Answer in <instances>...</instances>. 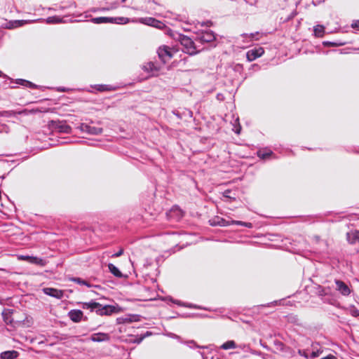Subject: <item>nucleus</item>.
<instances>
[{
	"label": "nucleus",
	"instance_id": "obj_1",
	"mask_svg": "<svg viewBox=\"0 0 359 359\" xmlns=\"http://www.w3.org/2000/svg\"><path fill=\"white\" fill-rule=\"evenodd\" d=\"M82 309H89L90 311H95L97 314L111 315L116 311V308L111 305H102L100 303L91 301L90 302L82 303Z\"/></svg>",
	"mask_w": 359,
	"mask_h": 359
},
{
	"label": "nucleus",
	"instance_id": "obj_2",
	"mask_svg": "<svg viewBox=\"0 0 359 359\" xmlns=\"http://www.w3.org/2000/svg\"><path fill=\"white\" fill-rule=\"evenodd\" d=\"M173 37L181 43L184 47L183 51L187 54L194 55L201 51L200 49H198V46L195 44V42L191 38L178 33L173 35Z\"/></svg>",
	"mask_w": 359,
	"mask_h": 359
},
{
	"label": "nucleus",
	"instance_id": "obj_3",
	"mask_svg": "<svg viewBox=\"0 0 359 359\" xmlns=\"http://www.w3.org/2000/svg\"><path fill=\"white\" fill-rule=\"evenodd\" d=\"M209 223L211 226H227L231 224H237L240 226H243L245 227H251V223H247L242 221H236V220H226L224 218L220 217H215L214 218L209 220Z\"/></svg>",
	"mask_w": 359,
	"mask_h": 359
},
{
	"label": "nucleus",
	"instance_id": "obj_4",
	"mask_svg": "<svg viewBox=\"0 0 359 359\" xmlns=\"http://www.w3.org/2000/svg\"><path fill=\"white\" fill-rule=\"evenodd\" d=\"M49 126L53 130L60 133L68 134L72 130L71 127L64 121H51Z\"/></svg>",
	"mask_w": 359,
	"mask_h": 359
},
{
	"label": "nucleus",
	"instance_id": "obj_5",
	"mask_svg": "<svg viewBox=\"0 0 359 359\" xmlns=\"http://www.w3.org/2000/svg\"><path fill=\"white\" fill-rule=\"evenodd\" d=\"M215 40V35L212 31H201L196 34L195 41L204 44L206 43H211Z\"/></svg>",
	"mask_w": 359,
	"mask_h": 359
},
{
	"label": "nucleus",
	"instance_id": "obj_6",
	"mask_svg": "<svg viewBox=\"0 0 359 359\" xmlns=\"http://www.w3.org/2000/svg\"><path fill=\"white\" fill-rule=\"evenodd\" d=\"M159 58L163 63L167 62L173 57L172 49L167 46H160L157 50Z\"/></svg>",
	"mask_w": 359,
	"mask_h": 359
},
{
	"label": "nucleus",
	"instance_id": "obj_7",
	"mask_svg": "<svg viewBox=\"0 0 359 359\" xmlns=\"http://www.w3.org/2000/svg\"><path fill=\"white\" fill-rule=\"evenodd\" d=\"M184 215L183 211L178 206H173L167 213L166 216L169 220L179 221Z\"/></svg>",
	"mask_w": 359,
	"mask_h": 359
},
{
	"label": "nucleus",
	"instance_id": "obj_8",
	"mask_svg": "<svg viewBox=\"0 0 359 359\" xmlns=\"http://www.w3.org/2000/svg\"><path fill=\"white\" fill-rule=\"evenodd\" d=\"M79 130L83 133H88L90 135H99L102 133V128H97L93 126H90L88 123H81L79 127Z\"/></svg>",
	"mask_w": 359,
	"mask_h": 359
},
{
	"label": "nucleus",
	"instance_id": "obj_9",
	"mask_svg": "<svg viewBox=\"0 0 359 359\" xmlns=\"http://www.w3.org/2000/svg\"><path fill=\"white\" fill-rule=\"evenodd\" d=\"M264 53V50L262 47L254 48L248 50L246 53L247 60L252 62L257 58L261 57Z\"/></svg>",
	"mask_w": 359,
	"mask_h": 359
},
{
	"label": "nucleus",
	"instance_id": "obj_10",
	"mask_svg": "<svg viewBox=\"0 0 359 359\" xmlns=\"http://www.w3.org/2000/svg\"><path fill=\"white\" fill-rule=\"evenodd\" d=\"M260 35L259 32H256L255 33L250 34H242L238 40H241L243 43L248 44L249 43L252 42L253 41L259 40V36ZM248 45H246V47Z\"/></svg>",
	"mask_w": 359,
	"mask_h": 359
},
{
	"label": "nucleus",
	"instance_id": "obj_11",
	"mask_svg": "<svg viewBox=\"0 0 359 359\" xmlns=\"http://www.w3.org/2000/svg\"><path fill=\"white\" fill-rule=\"evenodd\" d=\"M44 294L55 297L57 299H61L64 297V291L53 287H45L43 289Z\"/></svg>",
	"mask_w": 359,
	"mask_h": 359
},
{
	"label": "nucleus",
	"instance_id": "obj_12",
	"mask_svg": "<svg viewBox=\"0 0 359 359\" xmlns=\"http://www.w3.org/2000/svg\"><path fill=\"white\" fill-rule=\"evenodd\" d=\"M336 290L344 296H348L351 293L349 287L342 280H335Z\"/></svg>",
	"mask_w": 359,
	"mask_h": 359
},
{
	"label": "nucleus",
	"instance_id": "obj_13",
	"mask_svg": "<svg viewBox=\"0 0 359 359\" xmlns=\"http://www.w3.org/2000/svg\"><path fill=\"white\" fill-rule=\"evenodd\" d=\"M83 312L79 309L71 310L68 313L69 318L74 323L80 322L83 318Z\"/></svg>",
	"mask_w": 359,
	"mask_h": 359
},
{
	"label": "nucleus",
	"instance_id": "obj_14",
	"mask_svg": "<svg viewBox=\"0 0 359 359\" xmlns=\"http://www.w3.org/2000/svg\"><path fill=\"white\" fill-rule=\"evenodd\" d=\"M91 340L95 342H102L108 341L109 339V337L106 333L97 332L92 334Z\"/></svg>",
	"mask_w": 359,
	"mask_h": 359
},
{
	"label": "nucleus",
	"instance_id": "obj_15",
	"mask_svg": "<svg viewBox=\"0 0 359 359\" xmlns=\"http://www.w3.org/2000/svg\"><path fill=\"white\" fill-rule=\"evenodd\" d=\"M346 238L351 244H354L357 242L359 243V231L355 230L353 231L348 232L346 233Z\"/></svg>",
	"mask_w": 359,
	"mask_h": 359
},
{
	"label": "nucleus",
	"instance_id": "obj_16",
	"mask_svg": "<svg viewBox=\"0 0 359 359\" xmlns=\"http://www.w3.org/2000/svg\"><path fill=\"white\" fill-rule=\"evenodd\" d=\"M142 69L144 71L152 74L158 71V68L152 62H149L144 65Z\"/></svg>",
	"mask_w": 359,
	"mask_h": 359
},
{
	"label": "nucleus",
	"instance_id": "obj_17",
	"mask_svg": "<svg viewBox=\"0 0 359 359\" xmlns=\"http://www.w3.org/2000/svg\"><path fill=\"white\" fill-rule=\"evenodd\" d=\"M19 353L16 351H7L1 353V358L2 359H15Z\"/></svg>",
	"mask_w": 359,
	"mask_h": 359
},
{
	"label": "nucleus",
	"instance_id": "obj_18",
	"mask_svg": "<svg viewBox=\"0 0 359 359\" xmlns=\"http://www.w3.org/2000/svg\"><path fill=\"white\" fill-rule=\"evenodd\" d=\"M109 271L116 278H123L124 277L123 274L120 271V270L113 264L109 263L108 264Z\"/></svg>",
	"mask_w": 359,
	"mask_h": 359
},
{
	"label": "nucleus",
	"instance_id": "obj_19",
	"mask_svg": "<svg viewBox=\"0 0 359 359\" xmlns=\"http://www.w3.org/2000/svg\"><path fill=\"white\" fill-rule=\"evenodd\" d=\"M236 348H238V345L233 340H229L222 344L220 346V348L222 350L234 349Z\"/></svg>",
	"mask_w": 359,
	"mask_h": 359
},
{
	"label": "nucleus",
	"instance_id": "obj_20",
	"mask_svg": "<svg viewBox=\"0 0 359 359\" xmlns=\"http://www.w3.org/2000/svg\"><path fill=\"white\" fill-rule=\"evenodd\" d=\"M90 22L95 24L111 23V17H97L90 19Z\"/></svg>",
	"mask_w": 359,
	"mask_h": 359
},
{
	"label": "nucleus",
	"instance_id": "obj_21",
	"mask_svg": "<svg viewBox=\"0 0 359 359\" xmlns=\"http://www.w3.org/2000/svg\"><path fill=\"white\" fill-rule=\"evenodd\" d=\"M313 32L316 37H323L325 33V27L318 25L313 27Z\"/></svg>",
	"mask_w": 359,
	"mask_h": 359
},
{
	"label": "nucleus",
	"instance_id": "obj_22",
	"mask_svg": "<svg viewBox=\"0 0 359 359\" xmlns=\"http://www.w3.org/2000/svg\"><path fill=\"white\" fill-rule=\"evenodd\" d=\"M271 155H273V152L271 150H259L257 151V156L261 159H267Z\"/></svg>",
	"mask_w": 359,
	"mask_h": 359
},
{
	"label": "nucleus",
	"instance_id": "obj_23",
	"mask_svg": "<svg viewBox=\"0 0 359 359\" xmlns=\"http://www.w3.org/2000/svg\"><path fill=\"white\" fill-rule=\"evenodd\" d=\"M129 21H130V20L127 18H123V17L111 18V23L124 25V24L129 22Z\"/></svg>",
	"mask_w": 359,
	"mask_h": 359
},
{
	"label": "nucleus",
	"instance_id": "obj_24",
	"mask_svg": "<svg viewBox=\"0 0 359 359\" xmlns=\"http://www.w3.org/2000/svg\"><path fill=\"white\" fill-rule=\"evenodd\" d=\"M184 344H186L188 347H189L190 348H203V349H205L207 348V346H199L196 344V342L194 340H187V341H184Z\"/></svg>",
	"mask_w": 359,
	"mask_h": 359
},
{
	"label": "nucleus",
	"instance_id": "obj_25",
	"mask_svg": "<svg viewBox=\"0 0 359 359\" xmlns=\"http://www.w3.org/2000/svg\"><path fill=\"white\" fill-rule=\"evenodd\" d=\"M16 83L24 86L27 88H36V85H35L34 83H33L29 81L24 80V79H18L16 81Z\"/></svg>",
	"mask_w": 359,
	"mask_h": 359
},
{
	"label": "nucleus",
	"instance_id": "obj_26",
	"mask_svg": "<svg viewBox=\"0 0 359 359\" xmlns=\"http://www.w3.org/2000/svg\"><path fill=\"white\" fill-rule=\"evenodd\" d=\"M29 263L43 266H45L46 261L41 258L31 256Z\"/></svg>",
	"mask_w": 359,
	"mask_h": 359
},
{
	"label": "nucleus",
	"instance_id": "obj_27",
	"mask_svg": "<svg viewBox=\"0 0 359 359\" xmlns=\"http://www.w3.org/2000/svg\"><path fill=\"white\" fill-rule=\"evenodd\" d=\"M318 346V344L312 346L313 348L311 351H310V353H309L311 359L318 357L320 353H321V351H320V350L317 348Z\"/></svg>",
	"mask_w": 359,
	"mask_h": 359
},
{
	"label": "nucleus",
	"instance_id": "obj_28",
	"mask_svg": "<svg viewBox=\"0 0 359 359\" xmlns=\"http://www.w3.org/2000/svg\"><path fill=\"white\" fill-rule=\"evenodd\" d=\"M273 346L275 347V351H284L285 350V345L283 342H281L279 340H275L273 341Z\"/></svg>",
	"mask_w": 359,
	"mask_h": 359
},
{
	"label": "nucleus",
	"instance_id": "obj_29",
	"mask_svg": "<svg viewBox=\"0 0 359 359\" xmlns=\"http://www.w3.org/2000/svg\"><path fill=\"white\" fill-rule=\"evenodd\" d=\"M72 281L79 285H86L88 287H90L92 286L88 282L80 278H73Z\"/></svg>",
	"mask_w": 359,
	"mask_h": 359
},
{
	"label": "nucleus",
	"instance_id": "obj_30",
	"mask_svg": "<svg viewBox=\"0 0 359 359\" xmlns=\"http://www.w3.org/2000/svg\"><path fill=\"white\" fill-rule=\"evenodd\" d=\"M141 22L145 25L153 27V25L155 22V18H142Z\"/></svg>",
	"mask_w": 359,
	"mask_h": 359
},
{
	"label": "nucleus",
	"instance_id": "obj_31",
	"mask_svg": "<svg viewBox=\"0 0 359 359\" xmlns=\"http://www.w3.org/2000/svg\"><path fill=\"white\" fill-rule=\"evenodd\" d=\"M119 4L118 2H113L110 4L107 7H103L101 8V11H111L116 9L118 7Z\"/></svg>",
	"mask_w": 359,
	"mask_h": 359
},
{
	"label": "nucleus",
	"instance_id": "obj_32",
	"mask_svg": "<svg viewBox=\"0 0 359 359\" xmlns=\"http://www.w3.org/2000/svg\"><path fill=\"white\" fill-rule=\"evenodd\" d=\"M298 353L302 355V356H304L305 358L306 359H309L310 358V350L309 349H299L298 351Z\"/></svg>",
	"mask_w": 359,
	"mask_h": 359
},
{
	"label": "nucleus",
	"instance_id": "obj_33",
	"mask_svg": "<svg viewBox=\"0 0 359 359\" xmlns=\"http://www.w3.org/2000/svg\"><path fill=\"white\" fill-rule=\"evenodd\" d=\"M323 44L325 46H330V47H337L339 46L343 45L341 43H336V42H332V41H324Z\"/></svg>",
	"mask_w": 359,
	"mask_h": 359
},
{
	"label": "nucleus",
	"instance_id": "obj_34",
	"mask_svg": "<svg viewBox=\"0 0 359 359\" xmlns=\"http://www.w3.org/2000/svg\"><path fill=\"white\" fill-rule=\"evenodd\" d=\"M47 23H59L61 22V20L59 19L57 17H48L46 19Z\"/></svg>",
	"mask_w": 359,
	"mask_h": 359
},
{
	"label": "nucleus",
	"instance_id": "obj_35",
	"mask_svg": "<svg viewBox=\"0 0 359 359\" xmlns=\"http://www.w3.org/2000/svg\"><path fill=\"white\" fill-rule=\"evenodd\" d=\"M153 27L158 28V29H163L165 27V24L156 19H155V22L153 25Z\"/></svg>",
	"mask_w": 359,
	"mask_h": 359
},
{
	"label": "nucleus",
	"instance_id": "obj_36",
	"mask_svg": "<svg viewBox=\"0 0 359 359\" xmlns=\"http://www.w3.org/2000/svg\"><path fill=\"white\" fill-rule=\"evenodd\" d=\"M167 336H168L170 338L177 339L180 343H184V340L180 336H178L174 333H172V332L168 333Z\"/></svg>",
	"mask_w": 359,
	"mask_h": 359
},
{
	"label": "nucleus",
	"instance_id": "obj_37",
	"mask_svg": "<svg viewBox=\"0 0 359 359\" xmlns=\"http://www.w3.org/2000/svg\"><path fill=\"white\" fill-rule=\"evenodd\" d=\"M9 314H10V312H8L7 311H4L2 313V316H3V318H4V321L6 323H11V320L9 319V317H8Z\"/></svg>",
	"mask_w": 359,
	"mask_h": 359
},
{
	"label": "nucleus",
	"instance_id": "obj_38",
	"mask_svg": "<svg viewBox=\"0 0 359 359\" xmlns=\"http://www.w3.org/2000/svg\"><path fill=\"white\" fill-rule=\"evenodd\" d=\"M13 112L9 111H0V116H10Z\"/></svg>",
	"mask_w": 359,
	"mask_h": 359
},
{
	"label": "nucleus",
	"instance_id": "obj_39",
	"mask_svg": "<svg viewBox=\"0 0 359 359\" xmlns=\"http://www.w3.org/2000/svg\"><path fill=\"white\" fill-rule=\"evenodd\" d=\"M351 27L359 29V20L353 21Z\"/></svg>",
	"mask_w": 359,
	"mask_h": 359
},
{
	"label": "nucleus",
	"instance_id": "obj_40",
	"mask_svg": "<svg viewBox=\"0 0 359 359\" xmlns=\"http://www.w3.org/2000/svg\"><path fill=\"white\" fill-rule=\"evenodd\" d=\"M30 259H31V256H27V255H21L19 257V259L20 260H24V261H27L29 262L30 261Z\"/></svg>",
	"mask_w": 359,
	"mask_h": 359
},
{
	"label": "nucleus",
	"instance_id": "obj_41",
	"mask_svg": "<svg viewBox=\"0 0 359 359\" xmlns=\"http://www.w3.org/2000/svg\"><path fill=\"white\" fill-rule=\"evenodd\" d=\"M123 249H120V250H118V252H116V253L113 254V255H111V257H120L121 255H123Z\"/></svg>",
	"mask_w": 359,
	"mask_h": 359
},
{
	"label": "nucleus",
	"instance_id": "obj_42",
	"mask_svg": "<svg viewBox=\"0 0 359 359\" xmlns=\"http://www.w3.org/2000/svg\"><path fill=\"white\" fill-rule=\"evenodd\" d=\"M231 194V191L230 190H226L224 192V197H226V198H231L232 196L230 195Z\"/></svg>",
	"mask_w": 359,
	"mask_h": 359
},
{
	"label": "nucleus",
	"instance_id": "obj_43",
	"mask_svg": "<svg viewBox=\"0 0 359 359\" xmlns=\"http://www.w3.org/2000/svg\"><path fill=\"white\" fill-rule=\"evenodd\" d=\"M14 24H15L14 27H19V26H21L23 24V22H22V21L16 20L14 22Z\"/></svg>",
	"mask_w": 359,
	"mask_h": 359
},
{
	"label": "nucleus",
	"instance_id": "obj_44",
	"mask_svg": "<svg viewBox=\"0 0 359 359\" xmlns=\"http://www.w3.org/2000/svg\"><path fill=\"white\" fill-rule=\"evenodd\" d=\"M211 25H212V22L210 21L203 22L201 24L202 26H206V27H208Z\"/></svg>",
	"mask_w": 359,
	"mask_h": 359
},
{
	"label": "nucleus",
	"instance_id": "obj_45",
	"mask_svg": "<svg viewBox=\"0 0 359 359\" xmlns=\"http://www.w3.org/2000/svg\"><path fill=\"white\" fill-rule=\"evenodd\" d=\"M322 359H337V358L334 355H330L325 357Z\"/></svg>",
	"mask_w": 359,
	"mask_h": 359
},
{
	"label": "nucleus",
	"instance_id": "obj_46",
	"mask_svg": "<svg viewBox=\"0 0 359 359\" xmlns=\"http://www.w3.org/2000/svg\"><path fill=\"white\" fill-rule=\"evenodd\" d=\"M183 306H186V307H188V308H196V306H194L193 304H187V305H185V304H183Z\"/></svg>",
	"mask_w": 359,
	"mask_h": 359
},
{
	"label": "nucleus",
	"instance_id": "obj_47",
	"mask_svg": "<svg viewBox=\"0 0 359 359\" xmlns=\"http://www.w3.org/2000/svg\"><path fill=\"white\" fill-rule=\"evenodd\" d=\"M261 346H262L264 348H265V349H266V350H268V351H269V350H270V348H269V346H268L267 345H266V344H262V342H261Z\"/></svg>",
	"mask_w": 359,
	"mask_h": 359
},
{
	"label": "nucleus",
	"instance_id": "obj_48",
	"mask_svg": "<svg viewBox=\"0 0 359 359\" xmlns=\"http://www.w3.org/2000/svg\"><path fill=\"white\" fill-rule=\"evenodd\" d=\"M246 345L245 344H240V345H238V348H240L241 349H245L246 348Z\"/></svg>",
	"mask_w": 359,
	"mask_h": 359
},
{
	"label": "nucleus",
	"instance_id": "obj_49",
	"mask_svg": "<svg viewBox=\"0 0 359 359\" xmlns=\"http://www.w3.org/2000/svg\"><path fill=\"white\" fill-rule=\"evenodd\" d=\"M240 130H241V127H239L238 128H236L235 132H236V133L239 134L240 133Z\"/></svg>",
	"mask_w": 359,
	"mask_h": 359
},
{
	"label": "nucleus",
	"instance_id": "obj_50",
	"mask_svg": "<svg viewBox=\"0 0 359 359\" xmlns=\"http://www.w3.org/2000/svg\"><path fill=\"white\" fill-rule=\"evenodd\" d=\"M278 304V301H275L273 302L270 303V304Z\"/></svg>",
	"mask_w": 359,
	"mask_h": 359
},
{
	"label": "nucleus",
	"instance_id": "obj_51",
	"mask_svg": "<svg viewBox=\"0 0 359 359\" xmlns=\"http://www.w3.org/2000/svg\"><path fill=\"white\" fill-rule=\"evenodd\" d=\"M175 302V304H177L182 305V304L180 303V302H179V301H175V302Z\"/></svg>",
	"mask_w": 359,
	"mask_h": 359
},
{
	"label": "nucleus",
	"instance_id": "obj_52",
	"mask_svg": "<svg viewBox=\"0 0 359 359\" xmlns=\"http://www.w3.org/2000/svg\"><path fill=\"white\" fill-rule=\"evenodd\" d=\"M4 178H5V176H4V175H3V176L0 177V180H4Z\"/></svg>",
	"mask_w": 359,
	"mask_h": 359
},
{
	"label": "nucleus",
	"instance_id": "obj_53",
	"mask_svg": "<svg viewBox=\"0 0 359 359\" xmlns=\"http://www.w3.org/2000/svg\"><path fill=\"white\" fill-rule=\"evenodd\" d=\"M136 320H136V318H135V319H133V320H132V319H130V322H133V321H136Z\"/></svg>",
	"mask_w": 359,
	"mask_h": 359
},
{
	"label": "nucleus",
	"instance_id": "obj_54",
	"mask_svg": "<svg viewBox=\"0 0 359 359\" xmlns=\"http://www.w3.org/2000/svg\"><path fill=\"white\" fill-rule=\"evenodd\" d=\"M355 316L359 315V313H358V311H355Z\"/></svg>",
	"mask_w": 359,
	"mask_h": 359
},
{
	"label": "nucleus",
	"instance_id": "obj_55",
	"mask_svg": "<svg viewBox=\"0 0 359 359\" xmlns=\"http://www.w3.org/2000/svg\"><path fill=\"white\" fill-rule=\"evenodd\" d=\"M127 0H121L122 3H125Z\"/></svg>",
	"mask_w": 359,
	"mask_h": 359
}]
</instances>
